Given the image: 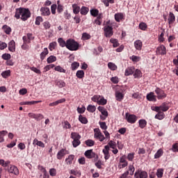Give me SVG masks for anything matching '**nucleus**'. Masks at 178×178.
Returning <instances> with one entry per match:
<instances>
[{
  "label": "nucleus",
  "mask_w": 178,
  "mask_h": 178,
  "mask_svg": "<svg viewBox=\"0 0 178 178\" xmlns=\"http://www.w3.org/2000/svg\"><path fill=\"white\" fill-rule=\"evenodd\" d=\"M156 54L157 55H166V47L161 44L160 47L156 48Z\"/></svg>",
  "instance_id": "1a4fd4ad"
},
{
  "label": "nucleus",
  "mask_w": 178,
  "mask_h": 178,
  "mask_svg": "<svg viewBox=\"0 0 178 178\" xmlns=\"http://www.w3.org/2000/svg\"><path fill=\"white\" fill-rule=\"evenodd\" d=\"M141 71L138 69H136L134 73V79H138V77H141Z\"/></svg>",
  "instance_id": "de8ad7c7"
},
{
  "label": "nucleus",
  "mask_w": 178,
  "mask_h": 178,
  "mask_svg": "<svg viewBox=\"0 0 178 178\" xmlns=\"http://www.w3.org/2000/svg\"><path fill=\"white\" fill-rule=\"evenodd\" d=\"M40 12L42 16H49V15H51V10L48 7H42L40 8Z\"/></svg>",
  "instance_id": "9b49d317"
},
{
  "label": "nucleus",
  "mask_w": 178,
  "mask_h": 178,
  "mask_svg": "<svg viewBox=\"0 0 178 178\" xmlns=\"http://www.w3.org/2000/svg\"><path fill=\"white\" fill-rule=\"evenodd\" d=\"M155 119H158L159 120H162L163 119H165V113H163L162 111H159L155 115Z\"/></svg>",
  "instance_id": "473e14b6"
},
{
  "label": "nucleus",
  "mask_w": 178,
  "mask_h": 178,
  "mask_svg": "<svg viewBox=\"0 0 178 178\" xmlns=\"http://www.w3.org/2000/svg\"><path fill=\"white\" fill-rule=\"evenodd\" d=\"M79 120L83 124H87L88 123V120H87V118L83 117L82 115L79 116Z\"/></svg>",
  "instance_id": "2f4dec72"
},
{
  "label": "nucleus",
  "mask_w": 178,
  "mask_h": 178,
  "mask_svg": "<svg viewBox=\"0 0 178 178\" xmlns=\"http://www.w3.org/2000/svg\"><path fill=\"white\" fill-rule=\"evenodd\" d=\"M85 144L87 145V147H94V145H95V141L91 139H88L85 141Z\"/></svg>",
  "instance_id": "ea45409f"
},
{
  "label": "nucleus",
  "mask_w": 178,
  "mask_h": 178,
  "mask_svg": "<svg viewBox=\"0 0 178 178\" xmlns=\"http://www.w3.org/2000/svg\"><path fill=\"white\" fill-rule=\"evenodd\" d=\"M73 156H68L66 159H65V162L67 163V165H72V162H73Z\"/></svg>",
  "instance_id": "680f3d73"
},
{
  "label": "nucleus",
  "mask_w": 178,
  "mask_h": 178,
  "mask_svg": "<svg viewBox=\"0 0 178 178\" xmlns=\"http://www.w3.org/2000/svg\"><path fill=\"white\" fill-rule=\"evenodd\" d=\"M31 17V13H30V10L23 8L16 9L15 17L17 19H21L23 22H26Z\"/></svg>",
  "instance_id": "f257e3e1"
},
{
  "label": "nucleus",
  "mask_w": 178,
  "mask_h": 178,
  "mask_svg": "<svg viewBox=\"0 0 178 178\" xmlns=\"http://www.w3.org/2000/svg\"><path fill=\"white\" fill-rule=\"evenodd\" d=\"M9 173H12L13 175H15V176L19 175V168L15 165H10L8 168Z\"/></svg>",
  "instance_id": "9d476101"
},
{
  "label": "nucleus",
  "mask_w": 178,
  "mask_h": 178,
  "mask_svg": "<svg viewBox=\"0 0 178 178\" xmlns=\"http://www.w3.org/2000/svg\"><path fill=\"white\" fill-rule=\"evenodd\" d=\"M76 76L78 79H83L84 77V71L78 70L76 72Z\"/></svg>",
  "instance_id": "a18cd8bd"
},
{
  "label": "nucleus",
  "mask_w": 178,
  "mask_h": 178,
  "mask_svg": "<svg viewBox=\"0 0 178 178\" xmlns=\"http://www.w3.org/2000/svg\"><path fill=\"white\" fill-rule=\"evenodd\" d=\"M172 151H173V152H178V143L172 145Z\"/></svg>",
  "instance_id": "338daca9"
},
{
  "label": "nucleus",
  "mask_w": 178,
  "mask_h": 178,
  "mask_svg": "<svg viewBox=\"0 0 178 178\" xmlns=\"http://www.w3.org/2000/svg\"><path fill=\"white\" fill-rule=\"evenodd\" d=\"M55 67V65L50 64L44 67V72H48L49 70H51V69H54Z\"/></svg>",
  "instance_id": "052dcab7"
},
{
  "label": "nucleus",
  "mask_w": 178,
  "mask_h": 178,
  "mask_svg": "<svg viewBox=\"0 0 178 178\" xmlns=\"http://www.w3.org/2000/svg\"><path fill=\"white\" fill-rule=\"evenodd\" d=\"M97 109H98L99 112H101V113H102V115H103V116L108 117V111H106V108H105V107L99 106L97 108Z\"/></svg>",
  "instance_id": "4be33fe9"
},
{
  "label": "nucleus",
  "mask_w": 178,
  "mask_h": 178,
  "mask_svg": "<svg viewBox=\"0 0 178 178\" xmlns=\"http://www.w3.org/2000/svg\"><path fill=\"white\" fill-rule=\"evenodd\" d=\"M70 152L66 149H61L57 154L58 156H65V155H69Z\"/></svg>",
  "instance_id": "aec40b11"
},
{
  "label": "nucleus",
  "mask_w": 178,
  "mask_h": 178,
  "mask_svg": "<svg viewBox=\"0 0 178 178\" xmlns=\"http://www.w3.org/2000/svg\"><path fill=\"white\" fill-rule=\"evenodd\" d=\"M135 178H148V173L144 170H138L134 174Z\"/></svg>",
  "instance_id": "0eeeda50"
},
{
  "label": "nucleus",
  "mask_w": 178,
  "mask_h": 178,
  "mask_svg": "<svg viewBox=\"0 0 178 178\" xmlns=\"http://www.w3.org/2000/svg\"><path fill=\"white\" fill-rule=\"evenodd\" d=\"M72 10L74 15H79L80 13V6L76 3L72 4Z\"/></svg>",
  "instance_id": "b1692460"
},
{
  "label": "nucleus",
  "mask_w": 178,
  "mask_h": 178,
  "mask_svg": "<svg viewBox=\"0 0 178 178\" xmlns=\"http://www.w3.org/2000/svg\"><path fill=\"white\" fill-rule=\"evenodd\" d=\"M70 137L72 140H80L81 138V136L77 132H72Z\"/></svg>",
  "instance_id": "bb28decb"
},
{
  "label": "nucleus",
  "mask_w": 178,
  "mask_h": 178,
  "mask_svg": "<svg viewBox=\"0 0 178 178\" xmlns=\"http://www.w3.org/2000/svg\"><path fill=\"white\" fill-rule=\"evenodd\" d=\"M85 156H95V153L92 151V149H88L84 153Z\"/></svg>",
  "instance_id": "4c0bfd02"
},
{
  "label": "nucleus",
  "mask_w": 178,
  "mask_h": 178,
  "mask_svg": "<svg viewBox=\"0 0 178 178\" xmlns=\"http://www.w3.org/2000/svg\"><path fill=\"white\" fill-rule=\"evenodd\" d=\"M139 127L140 129H144L147 126V120L142 119L138 121Z\"/></svg>",
  "instance_id": "f704fd0d"
},
{
  "label": "nucleus",
  "mask_w": 178,
  "mask_h": 178,
  "mask_svg": "<svg viewBox=\"0 0 178 178\" xmlns=\"http://www.w3.org/2000/svg\"><path fill=\"white\" fill-rule=\"evenodd\" d=\"M79 66H80V63L77 62H74L71 64V69L72 70H76V69H79Z\"/></svg>",
  "instance_id": "09e8293b"
},
{
  "label": "nucleus",
  "mask_w": 178,
  "mask_h": 178,
  "mask_svg": "<svg viewBox=\"0 0 178 178\" xmlns=\"http://www.w3.org/2000/svg\"><path fill=\"white\" fill-rule=\"evenodd\" d=\"M29 116L32 119H35V120H37L38 122H40V120H42V119L44 118V115L41 113L35 114L33 113H29Z\"/></svg>",
  "instance_id": "6e6552de"
},
{
  "label": "nucleus",
  "mask_w": 178,
  "mask_h": 178,
  "mask_svg": "<svg viewBox=\"0 0 178 178\" xmlns=\"http://www.w3.org/2000/svg\"><path fill=\"white\" fill-rule=\"evenodd\" d=\"M8 50L10 52H15L16 51V44L14 40H11L8 44Z\"/></svg>",
  "instance_id": "f3484780"
},
{
  "label": "nucleus",
  "mask_w": 178,
  "mask_h": 178,
  "mask_svg": "<svg viewBox=\"0 0 178 178\" xmlns=\"http://www.w3.org/2000/svg\"><path fill=\"white\" fill-rule=\"evenodd\" d=\"M154 91L157 95L156 97L158 98V99H164V98H166L167 95L166 93H165V90L159 88H156Z\"/></svg>",
  "instance_id": "423d86ee"
},
{
  "label": "nucleus",
  "mask_w": 178,
  "mask_h": 178,
  "mask_svg": "<svg viewBox=\"0 0 178 178\" xmlns=\"http://www.w3.org/2000/svg\"><path fill=\"white\" fill-rule=\"evenodd\" d=\"M101 95H94L92 97H91V100L93 101V102H97V104H98Z\"/></svg>",
  "instance_id": "bf43d9fd"
},
{
  "label": "nucleus",
  "mask_w": 178,
  "mask_h": 178,
  "mask_svg": "<svg viewBox=\"0 0 178 178\" xmlns=\"http://www.w3.org/2000/svg\"><path fill=\"white\" fill-rule=\"evenodd\" d=\"M163 37H165V29L163 30L162 33L159 36V41L160 42H163V41H165V38Z\"/></svg>",
  "instance_id": "5fc2aeb1"
},
{
  "label": "nucleus",
  "mask_w": 178,
  "mask_h": 178,
  "mask_svg": "<svg viewBox=\"0 0 178 178\" xmlns=\"http://www.w3.org/2000/svg\"><path fill=\"white\" fill-rule=\"evenodd\" d=\"M127 159L124 156L120 157V168H126L127 166Z\"/></svg>",
  "instance_id": "2eb2a0df"
},
{
  "label": "nucleus",
  "mask_w": 178,
  "mask_h": 178,
  "mask_svg": "<svg viewBox=\"0 0 178 178\" xmlns=\"http://www.w3.org/2000/svg\"><path fill=\"white\" fill-rule=\"evenodd\" d=\"M156 176L159 178L163 177V168H159L156 172Z\"/></svg>",
  "instance_id": "49530a36"
},
{
  "label": "nucleus",
  "mask_w": 178,
  "mask_h": 178,
  "mask_svg": "<svg viewBox=\"0 0 178 178\" xmlns=\"http://www.w3.org/2000/svg\"><path fill=\"white\" fill-rule=\"evenodd\" d=\"M56 86L59 88H63V87H66V83L63 80H59L56 81Z\"/></svg>",
  "instance_id": "72a5a7b5"
},
{
  "label": "nucleus",
  "mask_w": 178,
  "mask_h": 178,
  "mask_svg": "<svg viewBox=\"0 0 178 178\" xmlns=\"http://www.w3.org/2000/svg\"><path fill=\"white\" fill-rule=\"evenodd\" d=\"M81 144V142L80 141V139H75L72 141V145L74 148H76V147H79Z\"/></svg>",
  "instance_id": "8fccbe9b"
},
{
  "label": "nucleus",
  "mask_w": 178,
  "mask_h": 178,
  "mask_svg": "<svg viewBox=\"0 0 178 178\" xmlns=\"http://www.w3.org/2000/svg\"><path fill=\"white\" fill-rule=\"evenodd\" d=\"M169 102H163L160 106V111H162V112H168L169 111Z\"/></svg>",
  "instance_id": "ddd939ff"
},
{
  "label": "nucleus",
  "mask_w": 178,
  "mask_h": 178,
  "mask_svg": "<svg viewBox=\"0 0 178 178\" xmlns=\"http://www.w3.org/2000/svg\"><path fill=\"white\" fill-rule=\"evenodd\" d=\"M47 63H54V62H56V56H50L49 58H47Z\"/></svg>",
  "instance_id": "a19ab883"
},
{
  "label": "nucleus",
  "mask_w": 178,
  "mask_h": 178,
  "mask_svg": "<svg viewBox=\"0 0 178 178\" xmlns=\"http://www.w3.org/2000/svg\"><path fill=\"white\" fill-rule=\"evenodd\" d=\"M129 59H131L132 62H135V63H137V62H140L141 60V57L133 55L129 58Z\"/></svg>",
  "instance_id": "e433bc0d"
},
{
  "label": "nucleus",
  "mask_w": 178,
  "mask_h": 178,
  "mask_svg": "<svg viewBox=\"0 0 178 178\" xmlns=\"http://www.w3.org/2000/svg\"><path fill=\"white\" fill-rule=\"evenodd\" d=\"M58 42L61 48H65V47L67 45V41L65 42V40H63V38H59L58 39Z\"/></svg>",
  "instance_id": "393cba45"
},
{
  "label": "nucleus",
  "mask_w": 178,
  "mask_h": 178,
  "mask_svg": "<svg viewBox=\"0 0 178 178\" xmlns=\"http://www.w3.org/2000/svg\"><path fill=\"white\" fill-rule=\"evenodd\" d=\"M115 97H116V100L120 102L123 99V98H124V95H123V93L120 92H116Z\"/></svg>",
  "instance_id": "cd10ccee"
},
{
  "label": "nucleus",
  "mask_w": 178,
  "mask_h": 178,
  "mask_svg": "<svg viewBox=\"0 0 178 178\" xmlns=\"http://www.w3.org/2000/svg\"><path fill=\"white\" fill-rule=\"evenodd\" d=\"M168 20V24H173L175 22H176V16H175V14H173V13L170 12L169 13Z\"/></svg>",
  "instance_id": "4468645a"
},
{
  "label": "nucleus",
  "mask_w": 178,
  "mask_h": 178,
  "mask_svg": "<svg viewBox=\"0 0 178 178\" xmlns=\"http://www.w3.org/2000/svg\"><path fill=\"white\" fill-rule=\"evenodd\" d=\"M147 24L145 22H141L139 24V29L143 30V31H145L147 30Z\"/></svg>",
  "instance_id": "864d4df0"
},
{
  "label": "nucleus",
  "mask_w": 178,
  "mask_h": 178,
  "mask_svg": "<svg viewBox=\"0 0 178 178\" xmlns=\"http://www.w3.org/2000/svg\"><path fill=\"white\" fill-rule=\"evenodd\" d=\"M104 35L106 38H111L113 35V27L112 26L106 25L104 27Z\"/></svg>",
  "instance_id": "7ed1b4c3"
},
{
  "label": "nucleus",
  "mask_w": 178,
  "mask_h": 178,
  "mask_svg": "<svg viewBox=\"0 0 178 178\" xmlns=\"http://www.w3.org/2000/svg\"><path fill=\"white\" fill-rule=\"evenodd\" d=\"M49 175L52 177H54V176H56V169H55V168L50 169L49 170Z\"/></svg>",
  "instance_id": "0e129e2a"
},
{
  "label": "nucleus",
  "mask_w": 178,
  "mask_h": 178,
  "mask_svg": "<svg viewBox=\"0 0 178 178\" xmlns=\"http://www.w3.org/2000/svg\"><path fill=\"white\" fill-rule=\"evenodd\" d=\"M40 102H42V101H32V102H24L23 105H34V104H40Z\"/></svg>",
  "instance_id": "3c124183"
},
{
  "label": "nucleus",
  "mask_w": 178,
  "mask_h": 178,
  "mask_svg": "<svg viewBox=\"0 0 178 178\" xmlns=\"http://www.w3.org/2000/svg\"><path fill=\"white\" fill-rule=\"evenodd\" d=\"M146 98L147 101L156 102V96H155V93H154V92H151L149 94H147Z\"/></svg>",
  "instance_id": "f8f14e48"
},
{
  "label": "nucleus",
  "mask_w": 178,
  "mask_h": 178,
  "mask_svg": "<svg viewBox=\"0 0 178 178\" xmlns=\"http://www.w3.org/2000/svg\"><path fill=\"white\" fill-rule=\"evenodd\" d=\"M33 145H38V147H40L41 148H45V144H44L42 141L38 140L37 138L33 140Z\"/></svg>",
  "instance_id": "a211bd4d"
},
{
  "label": "nucleus",
  "mask_w": 178,
  "mask_h": 178,
  "mask_svg": "<svg viewBox=\"0 0 178 178\" xmlns=\"http://www.w3.org/2000/svg\"><path fill=\"white\" fill-rule=\"evenodd\" d=\"M94 133H95V135H94L95 138H97L101 142L105 140V136H104V134H102V132H101V130H99V129L98 128L95 129Z\"/></svg>",
  "instance_id": "39448f33"
},
{
  "label": "nucleus",
  "mask_w": 178,
  "mask_h": 178,
  "mask_svg": "<svg viewBox=\"0 0 178 178\" xmlns=\"http://www.w3.org/2000/svg\"><path fill=\"white\" fill-rule=\"evenodd\" d=\"M80 44L74 39H68L67 40L66 49L69 51H78Z\"/></svg>",
  "instance_id": "f03ea898"
},
{
  "label": "nucleus",
  "mask_w": 178,
  "mask_h": 178,
  "mask_svg": "<svg viewBox=\"0 0 178 178\" xmlns=\"http://www.w3.org/2000/svg\"><path fill=\"white\" fill-rule=\"evenodd\" d=\"M99 124L102 130H106L108 129V126H106V122H99Z\"/></svg>",
  "instance_id": "4d7b16f0"
},
{
  "label": "nucleus",
  "mask_w": 178,
  "mask_h": 178,
  "mask_svg": "<svg viewBox=\"0 0 178 178\" xmlns=\"http://www.w3.org/2000/svg\"><path fill=\"white\" fill-rule=\"evenodd\" d=\"M40 178H49V174L46 171L43 172V175L42 174H40Z\"/></svg>",
  "instance_id": "774afa93"
},
{
  "label": "nucleus",
  "mask_w": 178,
  "mask_h": 178,
  "mask_svg": "<svg viewBox=\"0 0 178 178\" xmlns=\"http://www.w3.org/2000/svg\"><path fill=\"white\" fill-rule=\"evenodd\" d=\"M134 67H129L125 70L124 75L125 76H130L134 74Z\"/></svg>",
  "instance_id": "6ab92c4d"
},
{
  "label": "nucleus",
  "mask_w": 178,
  "mask_h": 178,
  "mask_svg": "<svg viewBox=\"0 0 178 178\" xmlns=\"http://www.w3.org/2000/svg\"><path fill=\"white\" fill-rule=\"evenodd\" d=\"M4 33H6V34H10V33H12V28H10L9 26L8 25H3L2 27Z\"/></svg>",
  "instance_id": "c756f323"
},
{
  "label": "nucleus",
  "mask_w": 178,
  "mask_h": 178,
  "mask_svg": "<svg viewBox=\"0 0 178 178\" xmlns=\"http://www.w3.org/2000/svg\"><path fill=\"white\" fill-rule=\"evenodd\" d=\"M90 9L86 6H82L81 8V15H86L88 13Z\"/></svg>",
  "instance_id": "58836bf2"
},
{
  "label": "nucleus",
  "mask_w": 178,
  "mask_h": 178,
  "mask_svg": "<svg viewBox=\"0 0 178 178\" xmlns=\"http://www.w3.org/2000/svg\"><path fill=\"white\" fill-rule=\"evenodd\" d=\"M56 45H57L56 42H51L49 45V49H50L51 51H54V49H55V48H56Z\"/></svg>",
  "instance_id": "6e6d98bb"
},
{
  "label": "nucleus",
  "mask_w": 178,
  "mask_h": 178,
  "mask_svg": "<svg viewBox=\"0 0 178 178\" xmlns=\"http://www.w3.org/2000/svg\"><path fill=\"white\" fill-rule=\"evenodd\" d=\"M125 118L128 123H131V124L136 123V122H137V119H138L137 115L134 114H129V113L125 114Z\"/></svg>",
  "instance_id": "20e7f679"
},
{
  "label": "nucleus",
  "mask_w": 178,
  "mask_h": 178,
  "mask_svg": "<svg viewBox=\"0 0 178 178\" xmlns=\"http://www.w3.org/2000/svg\"><path fill=\"white\" fill-rule=\"evenodd\" d=\"M66 102V99H60L54 102L50 103L49 104V106H56L57 105H59V104H63V102Z\"/></svg>",
  "instance_id": "412c9836"
},
{
  "label": "nucleus",
  "mask_w": 178,
  "mask_h": 178,
  "mask_svg": "<svg viewBox=\"0 0 178 178\" xmlns=\"http://www.w3.org/2000/svg\"><path fill=\"white\" fill-rule=\"evenodd\" d=\"M108 67L112 71L118 70V65L112 62L108 63Z\"/></svg>",
  "instance_id": "c85d7f7f"
},
{
  "label": "nucleus",
  "mask_w": 178,
  "mask_h": 178,
  "mask_svg": "<svg viewBox=\"0 0 178 178\" xmlns=\"http://www.w3.org/2000/svg\"><path fill=\"white\" fill-rule=\"evenodd\" d=\"M42 22V17H37L36 19H35V24H36V26H40V24H41Z\"/></svg>",
  "instance_id": "e2e57ef3"
},
{
  "label": "nucleus",
  "mask_w": 178,
  "mask_h": 178,
  "mask_svg": "<svg viewBox=\"0 0 178 178\" xmlns=\"http://www.w3.org/2000/svg\"><path fill=\"white\" fill-rule=\"evenodd\" d=\"M97 111V107L95 106H92L91 104L87 106V111L90 113H94Z\"/></svg>",
  "instance_id": "7c9ffc66"
},
{
  "label": "nucleus",
  "mask_w": 178,
  "mask_h": 178,
  "mask_svg": "<svg viewBox=\"0 0 178 178\" xmlns=\"http://www.w3.org/2000/svg\"><path fill=\"white\" fill-rule=\"evenodd\" d=\"M74 20L76 24H79V23H80V22H81V18H80L79 15H75L74 17Z\"/></svg>",
  "instance_id": "69168bd1"
},
{
  "label": "nucleus",
  "mask_w": 178,
  "mask_h": 178,
  "mask_svg": "<svg viewBox=\"0 0 178 178\" xmlns=\"http://www.w3.org/2000/svg\"><path fill=\"white\" fill-rule=\"evenodd\" d=\"M108 101L103 96L100 97L99 100L98 101V105H106Z\"/></svg>",
  "instance_id": "c9c22d12"
},
{
  "label": "nucleus",
  "mask_w": 178,
  "mask_h": 178,
  "mask_svg": "<svg viewBox=\"0 0 178 178\" xmlns=\"http://www.w3.org/2000/svg\"><path fill=\"white\" fill-rule=\"evenodd\" d=\"M59 1H57L58 7H57V12L58 13H62L63 12V6L59 3Z\"/></svg>",
  "instance_id": "13d9d810"
},
{
  "label": "nucleus",
  "mask_w": 178,
  "mask_h": 178,
  "mask_svg": "<svg viewBox=\"0 0 178 178\" xmlns=\"http://www.w3.org/2000/svg\"><path fill=\"white\" fill-rule=\"evenodd\" d=\"M49 54V51H48V48H44L42 52L40 54V59L41 60H44L45 59V57Z\"/></svg>",
  "instance_id": "5701e85b"
},
{
  "label": "nucleus",
  "mask_w": 178,
  "mask_h": 178,
  "mask_svg": "<svg viewBox=\"0 0 178 178\" xmlns=\"http://www.w3.org/2000/svg\"><path fill=\"white\" fill-rule=\"evenodd\" d=\"M115 20L118 22V23L120 22V20H123V13H118L115 14L114 15Z\"/></svg>",
  "instance_id": "a878e982"
},
{
  "label": "nucleus",
  "mask_w": 178,
  "mask_h": 178,
  "mask_svg": "<svg viewBox=\"0 0 178 178\" xmlns=\"http://www.w3.org/2000/svg\"><path fill=\"white\" fill-rule=\"evenodd\" d=\"M54 70H56V72H59L60 73H66V70L63 69L60 65L55 67Z\"/></svg>",
  "instance_id": "c03bdc74"
},
{
  "label": "nucleus",
  "mask_w": 178,
  "mask_h": 178,
  "mask_svg": "<svg viewBox=\"0 0 178 178\" xmlns=\"http://www.w3.org/2000/svg\"><path fill=\"white\" fill-rule=\"evenodd\" d=\"M110 42H111V44H113V47L114 48H118V47L119 46V42L118 41L117 39L111 38L110 40Z\"/></svg>",
  "instance_id": "79ce46f5"
},
{
  "label": "nucleus",
  "mask_w": 178,
  "mask_h": 178,
  "mask_svg": "<svg viewBox=\"0 0 178 178\" xmlns=\"http://www.w3.org/2000/svg\"><path fill=\"white\" fill-rule=\"evenodd\" d=\"M134 47L138 51H141V49H143V42H141V40H140L135 41Z\"/></svg>",
  "instance_id": "dca6fc26"
},
{
  "label": "nucleus",
  "mask_w": 178,
  "mask_h": 178,
  "mask_svg": "<svg viewBox=\"0 0 178 178\" xmlns=\"http://www.w3.org/2000/svg\"><path fill=\"white\" fill-rule=\"evenodd\" d=\"M90 15L93 16V17H97V16L99 15V10H98V9H92L90 10Z\"/></svg>",
  "instance_id": "37998d69"
},
{
  "label": "nucleus",
  "mask_w": 178,
  "mask_h": 178,
  "mask_svg": "<svg viewBox=\"0 0 178 178\" xmlns=\"http://www.w3.org/2000/svg\"><path fill=\"white\" fill-rule=\"evenodd\" d=\"M1 76L2 77H3V79H8V77L10 76V70H6L3 72L1 73Z\"/></svg>",
  "instance_id": "603ef678"
}]
</instances>
